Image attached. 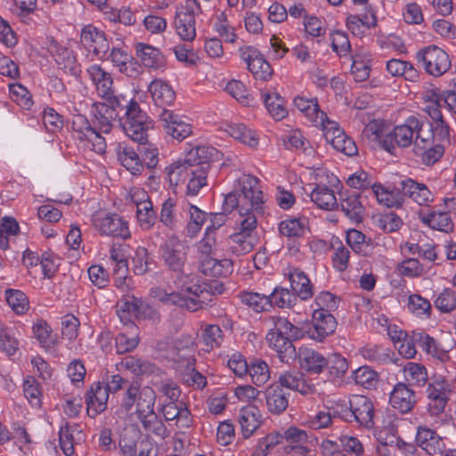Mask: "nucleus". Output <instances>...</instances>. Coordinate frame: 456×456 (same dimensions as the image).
<instances>
[{
	"label": "nucleus",
	"instance_id": "obj_1",
	"mask_svg": "<svg viewBox=\"0 0 456 456\" xmlns=\"http://www.w3.org/2000/svg\"><path fill=\"white\" fill-rule=\"evenodd\" d=\"M264 203L259 180L251 175H241L235 183V191L226 194L223 208L225 211L236 209L237 232L229 237V247L236 256L251 252L256 241L255 231Z\"/></svg>",
	"mask_w": 456,
	"mask_h": 456
},
{
	"label": "nucleus",
	"instance_id": "obj_2",
	"mask_svg": "<svg viewBox=\"0 0 456 456\" xmlns=\"http://www.w3.org/2000/svg\"><path fill=\"white\" fill-rule=\"evenodd\" d=\"M156 393L151 387L140 388L138 385L132 383L126 387L120 408L128 412L134 407L137 419L144 430L164 438L167 436V431L154 411Z\"/></svg>",
	"mask_w": 456,
	"mask_h": 456
},
{
	"label": "nucleus",
	"instance_id": "obj_3",
	"mask_svg": "<svg viewBox=\"0 0 456 456\" xmlns=\"http://www.w3.org/2000/svg\"><path fill=\"white\" fill-rule=\"evenodd\" d=\"M86 74L94 86L98 96L106 102H94L92 105V115L99 124V128L104 133H110L112 121L118 116L116 108L119 101L115 95L111 74L98 64H93L86 69Z\"/></svg>",
	"mask_w": 456,
	"mask_h": 456
},
{
	"label": "nucleus",
	"instance_id": "obj_4",
	"mask_svg": "<svg viewBox=\"0 0 456 456\" xmlns=\"http://www.w3.org/2000/svg\"><path fill=\"white\" fill-rule=\"evenodd\" d=\"M216 155L217 151L214 147L195 145L165 167L163 171L165 179L170 186L174 187L184 183L192 163L197 159H212Z\"/></svg>",
	"mask_w": 456,
	"mask_h": 456
},
{
	"label": "nucleus",
	"instance_id": "obj_5",
	"mask_svg": "<svg viewBox=\"0 0 456 456\" xmlns=\"http://www.w3.org/2000/svg\"><path fill=\"white\" fill-rule=\"evenodd\" d=\"M177 293L183 300L180 306L191 312L204 308L212 301V295L208 289V285L201 282L195 275L183 277Z\"/></svg>",
	"mask_w": 456,
	"mask_h": 456
},
{
	"label": "nucleus",
	"instance_id": "obj_6",
	"mask_svg": "<svg viewBox=\"0 0 456 456\" xmlns=\"http://www.w3.org/2000/svg\"><path fill=\"white\" fill-rule=\"evenodd\" d=\"M202 13L198 0H185L176 6L173 20L175 34L183 42H192L196 38L195 17Z\"/></svg>",
	"mask_w": 456,
	"mask_h": 456
},
{
	"label": "nucleus",
	"instance_id": "obj_7",
	"mask_svg": "<svg viewBox=\"0 0 456 456\" xmlns=\"http://www.w3.org/2000/svg\"><path fill=\"white\" fill-rule=\"evenodd\" d=\"M270 321L273 328L266 335L268 346L278 354L287 352L292 346L290 340L299 338V329L285 317L272 316Z\"/></svg>",
	"mask_w": 456,
	"mask_h": 456
},
{
	"label": "nucleus",
	"instance_id": "obj_8",
	"mask_svg": "<svg viewBox=\"0 0 456 456\" xmlns=\"http://www.w3.org/2000/svg\"><path fill=\"white\" fill-rule=\"evenodd\" d=\"M126 134L133 141L144 144L148 138V130L152 123L136 102L131 101L126 106V118L122 123Z\"/></svg>",
	"mask_w": 456,
	"mask_h": 456
},
{
	"label": "nucleus",
	"instance_id": "obj_9",
	"mask_svg": "<svg viewBox=\"0 0 456 456\" xmlns=\"http://www.w3.org/2000/svg\"><path fill=\"white\" fill-rule=\"evenodd\" d=\"M420 67L431 77H439L452 67L449 54L441 47L431 45L420 49L416 55Z\"/></svg>",
	"mask_w": 456,
	"mask_h": 456
},
{
	"label": "nucleus",
	"instance_id": "obj_10",
	"mask_svg": "<svg viewBox=\"0 0 456 456\" xmlns=\"http://www.w3.org/2000/svg\"><path fill=\"white\" fill-rule=\"evenodd\" d=\"M189 246L176 236H170L159 248L161 259L168 269L180 272L187 260Z\"/></svg>",
	"mask_w": 456,
	"mask_h": 456
},
{
	"label": "nucleus",
	"instance_id": "obj_11",
	"mask_svg": "<svg viewBox=\"0 0 456 456\" xmlns=\"http://www.w3.org/2000/svg\"><path fill=\"white\" fill-rule=\"evenodd\" d=\"M93 127L88 119L80 114L72 118L71 127L80 140H86L92 144V149L97 153H103L106 149L105 138L101 134H105L99 128V124L94 118Z\"/></svg>",
	"mask_w": 456,
	"mask_h": 456
},
{
	"label": "nucleus",
	"instance_id": "obj_12",
	"mask_svg": "<svg viewBox=\"0 0 456 456\" xmlns=\"http://www.w3.org/2000/svg\"><path fill=\"white\" fill-rule=\"evenodd\" d=\"M452 393L450 383L444 377H435L427 388L428 411L431 415L441 414Z\"/></svg>",
	"mask_w": 456,
	"mask_h": 456
},
{
	"label": "nucleus",
	"instance_id": "obj_13",
	"mask_svg": "<svg viewBox=\"0 0 456 456\" xmlns=\"http://www.w3.org/2000/svg\"><path fill=\"white\" fill-rule=\"evenodd\" d=\"M158 118L166 134L177 141H183L192 133L188 118L172 110H161Z\"/></svg>",
	"mask_w": 456,
	"mask_h": 456
},
{
	"label": "nucleus",
	"instance_id": "obj_14",
	"mask_svg": "<svg viewBox=\"0 0 456 456\" xmlns=\"http://www.w3.org/2000/svg\"><path fill=\"white\" fill-rule=\"evenodd\" d=\"M94 227L104 235L127 239L130 237L128 224L118 215L97 213L94 216Z\"/></svg>",
	"mask_w": 456,
	"mask_h": 456
},
{
	"label": "nucleus",
	"instance_id": "obj_15",
	"mask_svg": "<svg viewBox=\"0 0 456 456\" xmlns=\"http://www.w3.org/2000/svg\"><path fill=\"white\" fill-rule=\"evenodd\" d=\"M324 137L335 150L347 156L357 153V147L352 138L348 137L335 121L328 120L322 127Z\"/></svg>",
	"mask_w": 456,
	"mask_h": 456
},
{
	"label": "nucleus",
	"instance_id": "obj_16",
	"mask_svg": "<svg viewBox=\"0 0 456 456\" xmlns=\"http://www.w3.org/2000/svg\"><path fill=\"white\" fill-rule=\"evenodd\" d=\"M118 446L123 456H150L151 445L140 440L139 432L134 428H126L120 433Z\"/></svg>",
	"mask_w": 456,
	"mask_h": 456
},
{
	"label": "nucleus",
	"instance_id": "obj_17",
	"mask_svg": "<svg viewBox=\"0 0 456 456\" xmlns=\"http://www.w3.org/2000/svg\"><path fill=\"white\" fill-rule=\"evenodd\" d=\"M414 152L421 159L425 165H433L438 161L444 152V145L435 142L432 139L431 130L419 134L414 142Z\"/></svg>",
	"mask_w": 456,
	"mask_h": 456
},
{
	"label": "nucleus",
	"instance_id": "obj_18",
	"mask_svg": "<svg viewBox=\"0 0 456 456\" xmlns=\"http://www.w3.org/2000/svg\"><path fill=\"white\" fill-rule=\"evenodd\" d=\"M239 52L240 58L247 63L248 69L256 78L266 80L272 76L271 65L256 48L243 46L240 48Z\"/></svg>",
	"mask_w": 456,
	"mask_h": 456
},
{
	"label": "nucleus",
	"instance_id": "obj_19",
	"mask_svg": "<svg viewBox=\"0 0 456 456\" xmlns=\"http://www.w3.org/2000/svg\"><path fill=\"white\" fill-rule=\"evenodd\" d=\"M425 123L414 116L409 117L402 125L396 126L388 134L391 140L400 147H408L413 137L418 140L419 134L425 133Z\"/></svg>",
	"mask_w": 456,
	"mask_h": 456
},
{
	"label": "nucleus",
	"instance_id": "obj_20",
	"mask_svg": "<svg viewBox=\"0 0 456 456\" xmlns=\"http://www.w3.org/2000/svg\"><path fill=\"white\" fill-rule=\"evenodd\" d=\"M47 51L54 58L57 65L65 73L77 77L81 73L80 66L71 51L51 38L47 41Z\"/></svg>",
	"mask_w": 456,
	"mask_h": 456
},
{
	"label": "nucleus",
	"instance_id": "obj_21",
	"mask_svg": "<svg viewBox=\"0 0 456 456\" xmlns=\"http://www.w3.org/2000/svg\"><path fill=\"white\" fill-rule=\"evenodd\" d=\"M80 40L100 60L106 58L110 45L102 31L92 25L86 26L82 29Z\"/></svg>",
	"mask_w": 456,
	"mask_h": 456
},
{
	"label": "nucleus",
	"instance_id": "obj_22",
	"mask_svg": "<svg viewBox=\"0 0 456 456\" xmlns=\"http://www.w3.org/2000/svg\"><path fill=\"white\" fill-rule=\"evenodd\" d=\"M313 328L309 330L310 337L317 341H322L332 334L337 327L334 316L323 310H314L312 317Z\"/></svg>",
	"mask_w": 456,
	"mask_h": 456
},
{
	"label": "nucleus",
	"instance_id": "obj_23",
	"mask_svg": "<svg viewBox=\"0 0 456 456\" xmlns=\"http://www.w3.org/2000/svg\"><path fill=\"white\" fill-rule=\"evenodd\" d=\"M211 159H197L191 164L186 179L188 195L195 196L207 184V176Z\"/></svg>",
	"mask_w": 456,
	"mask_h": 456
},
{
	"label": "nucleus",
	"instance_id": "obj_24",
	"mask_svg": "<svg viewBox=\"0 0 456 456\" xmlns=\"http://www.w3.org/2000/svg\"><path fill=\"white\" fill-rule=\"evenodd\" d=\"M350 417L359 424L370 428L373 424V405L370 400L364 396L355 395L349 401Z\"/></svg>",
	"mask_w": 456,
	"mask_h": 456
},
{
	"label": "nucleus",
	"instance_id": "obj_25",
	"mask_svg": "<svg viewBox=\"0 0 456 456\" xmlns=\"http://www.w3.org/2000/svg\"><path fill=\"white\" fill-rule=\"evenodd\" d=\"M294 107L316 126L322 127L329 120L326 114L320 110L315 98L297 96L294 98Z\"/></svg>",
	"mask_w": 456,
	"mask_h": 456
},
{
	"label": "nucleus",
	"instance_id": "obj_26",
	"mask_svg": "<svg viewBox=\"0 0 456 456\" xmlns=\"http://www.w3.org/2000/svg\"><path fill=\"white\" fill-rule=\"evenodd\" d=\"M389 403L393 408L406 413L416 403L415 393L406 383L399 382L390 393Z\"/></svg>",
	"mask_w": 456,
	"mask_h": 456
},
{
	"label": "nucleus",
	"instance_id": "obj_27",
	"mask_svg": "<svg viewBox=\"0 0 456 456\" xmlns=\"http://www.w3.org/2000/svg\"><path fill=\"white\" fill-rule=\"evenodd\" d=\"M161 411L166 420H176L179 428H188L191 425V412L183 402H164Z\"/></svg>",
	"mask_w": 456,
	"mask_h": 456
},
{
	"label": "nucleus",
	"instance_id": "obj_28",
	"mask_svg": "<svg viewBox=\"0 0 456 456\" xmlns=\"http://www.w3.org/2000/svg\"><path fill=\"white\" fill-rule=\"evenodd\" d=\"M148 91L151 94V99L156 106L167 109V106L171 105L175 99V94L171 86L161 80L154 79L148 86Z\"/></svg>",
	"mask_w": 456,
	"mask_h": 456
},
{
	"label": "nucleus",
	"instance_id": "obj_29",
	"mask_svg": "<svg viewBox=\"0 0 456 456\" xmlns=\"http://www.w3.org/2000/svg\"><path fill=\"white\" fill-rule=\"evenodd\" d=\"M310 199L322 210L333 211L339 207L334 190L325 184H316L310 193Z\"/></svg>",
	"mask_w": 456,
	"mask_h": 456
},
{
	"label": "nucleus",
	"instance_id": "obj_30",
	"mask_svg": "<svg viewBox=\"0 0 456 456\" xmlns=\"http://www.w3.org/2000/svg\"><path fill=\"white\" fill-rule=\"evenodd\" d=\"M416 441L430 455L442 453L444 449L443 438L436 431L426 427L418 428Z\"/></svg>",
	"mask_w": 456,
	"mask_h": 456
},
{
	"label": "nucleus",
	"instance_id": "obj_31",
	"mask_svg": "<svg viewBox=\"0 0 456 456\" xmlns=\"http://www.w3.org/2000/svg\"><path fill=\"white\" fill-rule=\"evenodd\" d=\"M401 184L403 194L419 206H428L433 201V195L424 183L408 179L403 181Z\"/></svg>",
	"mask_w": 456,
	"mask_h": 456
},
{
	"label": "nucleus",
	"instance_id": "obj_32",
	"mask_svg": "<svg viewBox=\"0 0 456 456\" xmlns=\"http://www.w3.org/2000/svg\"><path fill=\"white\" fill-rule=\"evenodd\" d=\"M199 259L200 272L208 276H226L232 270V261L227 258L217 259L213 256H209Z\"/></svg>",
	"mask_w": 456,
	"mask_h": 456
},
{
	"label": "nucleus",
	"instance_id": "obj_33",
	"mask_svg": "<svg viewBox=\"0 0 456 456\" xmlns=\"http://www.w3.org/2000/svg\"><path fill=\"white\" fill-rule=\"evenodd\" d=\"M278 382L281 387L296 390L302 395L311 394L314 390V387L306 382L304 374L299 370H286L281 373Z\"/></svg>",
	"mask_w": 456,
	"mask_h": 456
},
{
	"label": "nucleus",
	"instance_id": "obj_34",
	"mask_svg": "<svg viewBox=\"0 0 456 456\" xmlns=\"http://www.w3.org/2000/svg\"><path fill=\"white\" fill-rule=\"evenodd\" d=\"M239 423L243 437H250L261 424L260 411L253 405L243 407L240 411Z\"/></svg>",
	"mask_w": 456,
	"mask_h": 456
},
{
	"label": "nucleus",
	"instance_id": "obj_35",
	"mask_svg": "<svg viewBox=\"0 0 456 456\" xmlns=\"http://www.w3.org/2000/svg\"><path fill=\"white\" fill-rule=\"evenodd\" d=\"M288 275L291 289L298 297L307 300L313 297V284L304 272L297 268H291Z\"/></svg>",
	"mask_w": 456,
	"mask_h": 456
},
{
	"label": "nucleus",
	"instance_id": "obj_36",
	"mask_svg": "<svg viewBox=\"0 0 456 456\" xmlns=\"http://www.w3.org/2000/svg\"><path fill=\"white\" fill-rule=\"evenodd\" d=\"M109 392L103 384L97 383L86 396V404L88 414L95 416L102 412L107 407Z\"/></svg>",
	"mask_w": 456,
	"mask_h": 456
},
{
	"label": "nucleus",
	"instance_id": "obj_37",
	"mask_svg": "<svg viewBox=\"0 0 456 456\" xmlns=\"http://www.w3.org/2000/svg\"><path fill=\"white\" fill-rule=\"evenodd\" d=\"M116 152L120 164L131 174L139 175L142 171V163L133 147L121 142L118 144Z\"/></svg>",
	"mask_w": 456,
	"mask_h": 456
},
{
	"label": "nucleus",
	"instance_id": "obj_38",
	"mask_svg": "<svg viewBox=\"0 0 456 456\" xmlns=\"http://www.w3.org/2000/svg\"><path fill=\"white\" fill-rule=\"evenodd\" d=\"M136 54L145 67L162 69L166 66L165 58L159 49L143 43L135 46Z\"/></svg>",
	"mask_w": 456,
	"mask_h": 456
},
{
	"label": "nucleus",
	"instance_id": "obj_39",
	"mask_svg": "<svg viewBox=\"0 0 456 456\" xmlns=\"http://www.w3.org/2000/svg\"><path fill=\"white\" fill-rule=\"evenodd\" d=\"M346 242L354 252L363 256L378 253L381 249L380 246L370 243V240H367L362 232L355 229L347 231Z\"/></svg>",
	"mask_w": 456,
	"mask_h": 456
},
{
	"label": "nucleus",
	"instance_id": "obj_40",
	"mask_svg": "<svg viewBox=\"0 0 456 456\" xmlns=\"http://www.w3.org/2000/svg\"><path fill=\"white\" fill-rule=\"evenodd\" d=\"M298 359L301 368L310 374L321 373L325 368V364H327V358L317 351L309 348L301 350Z\"/></svg>",
	"mask_w": 456,
	"mask_h": 456
},
{
	"label": "nucleus",
	"instance_id": "obj_41",
	"mask_svg": "<svg viewBox=\"0 0 456 456\" xmlns=\"http://www.w3.org/2000/svg\"><path fill=\"white\" fill-rule=\"evenodd\" d=\"M139 344L138 328L129 324L126 330L119 332L115 338V346L118 354H126L133 351Z\"/></svg>",
	"mask_w": 456,
	"mask_h": 456
},
{
	"label": "nucleus",
	"instance_id": "obj_42",
	"mask_svg": "<svg viewBox=\"0 0 456 456\" xmlns=\"http://www.w3.org/2000/svg\"><path fill=\"white\" fill-rule=\"evenodd\" d=\"M267 409L273 414H280L289 405L287 394L278 385L270 386L265 391Z\"/></svg>",
	"mask_w": 456,
	"mask_h": 456
},
{
	"label": "nucleus",
	"instance_id": "obj_43",
	"mask_svg": "<svg viewBox=\"0 0 456 456\" xmlns=\"http://www.w3.org/2000/svg\"><path fill=\"white\" fill-rule=\"evenodd\" d=\"M183 210L189 215V221L186 226L187 236L193 238L199 233L207 221L208 214L190 203L184 204Z\"/></svg>",
	"mask_w": 456,
	"mask_h": 456
},
{
	"label": "nucleus",
	"instance_id": "obj_44",
	"mask_svg": "<svg viewBox=\"0 0 456 456\" xmlns=\"http://www.w3.org/2000/svg\"><path fill=\"white\" fill-rule=\"evenodd\" d=\"M225 131L230 136L250 148H256L258 145L257 134L244 124H230Z\"/></svg>",
	"mask_w": 456,
	"mask_h": 456
},
{
	"label": "nucleus",
	"instance_id": "obj_45",
	"mask_svg": "<svg viewBox=\"0 0 456 456\" xmlns=\"http://www.w3.org/2000/svg\"><path fill=\"white\" fill-rule=\"evenodd\" d=\"M82 437L81 431L75 426L65 425L60 428L59 443L66 456L74 454L75 444Z\"/></svg>",
	"mask_w": 456,
	"mask_h": 456
},
{
	"label": "nucleus",
	"instance_id": "obj_46",
	"mask_svg": "<svg viewBox=\"0 0 456 456\" xmlns=\"http://www.w3.org/2000/svg\"><path fill=\"white\" fill-rule=\"evenodd\" d=\"M403 373L408 386L422 387L428 379L427 369L418 362H408L403 368Z\"/></svg>",
	"mask_w": 456,
	"mask_h": 456
},
{
	"label": "nucleus",
	"instance_id": "obj_47",
	"mask_svg": "<svg viewBox=\"0 0 456 456\" xmlns=\"http://www.w3.org/2000/svg\"><path fill=\"white\" fill-rule=\"evenodd\" d=\"M340 207L345 215L354 222L362 221L364 208L355 193L346 194L341 199Z\"/></svg>",
	"mask_w": 456,
	"mask_h": 456
},
{
	"label": "nucleus",
	"instance_id": "obj_48",
	"mask_svg": "<svg viewBox=\"0 0 456 456\" xmlns=\"http://www.w3.org/2000/svg\"><path fill=\"white\" fill-rule=\"evenodd\" d=\"M306 228V219L300 217L287 218L279 224L280 233L288 238H298L303 236Z\"/></svg>",
	"mask_w": 456,
	"mask_h": 456
},
{
	"label": "nucleus",
	"instance_id": "obj_49",
	"mask_svg": "<svg viewBox=\"0 0 456 456\" xmlns=\"http://www.w3.org/2000/svg\"><path fill=\"white\" fill-rule=\"evenodd\" d=\"M32 331L34 338L38 341L42 347L46 350H50L54 346L56 339L52 334L50 325L45 321L39 319L34 322Z\"/></svg>",
	"mask_w": 456,
	"mask_h": 456
},
{
	"label": "nucleus",
	"instance_id": "obj_50",
	"mask_svg": "<svg viewBox=\"0 0 456 456\" xmlns=\"http://www.w3.org/2000/svg\"><path fill=\"white\" fill-rule=\"evenodd\" d=\"M371 193L376 197L378 202L385 207L393 208L402 205V197L398 192L390 191L379 183H374Z\"/></svg>",
	"mask_w": 456,
	"mask_h": 456
},
{
	"label": "nucleus",
	"instance_id": "obj_51",
	"mask_svg": "<svg viewBox=\"0 0 456 456\" xmlns=\"http://www.w3.org/2000/svg\"><path fill=\"white\" fill-rule=\"evenodd\" d=\"M421 221L434 230L444 232L452 231V223L445 212H432L421 216Z\"/></svg>",
	"mask_w": 456,
	"mask_h": 456
},
{
	"label": "nucleus",
	"instance_id": "obj_52",
	"mask_svg": "<svg viewBox=\"0 0 456 456\" xmlns=\"http://www.w3.org/2000/svg\"><path fill=\"white\" fill-rule=\"evenodd\" d=\"M240 301L252 308L254 311L260 313L266 311L270 307V298L268 295L260 294L258 292L242 291L239 294Z\"/></svg>",
	"mask_w": 456,
	"mask_h": 456
},
{
	"label": "nucleus",
	"instance_id": "obj_53",
	"mask_svg": "<svg viewBox=\"0 0 456 456\" xmlns=\"http://www.w3.org/2000/svg\"><path fill=\"white\" fill-rule=\"evenodd\" d=\"M370 59L368 53H356L353 57L351 72L355 81H364L370 76Z\"/></svg>",
	"mask_w": 456,
	"mask_h": 456
},
{
	"label": "nucleus",
	"instance_id": "obj_54",
	"mask_svg": "<svg viewBox=\"0 0 456 456\" xmlns=\"http://www.w3.org/2000/svg\"><path fill=\"white\" fill-rule=\"evenodd\" d=\"M376 22V16L373 13L365 14L362 18L358 15H350L347 18L346 26L353 34L361 36L374 27Z\"/></svg>",
	"mask_w": 456,
	"mask_h": 456
},
{
	"label": "nucleus",
	"instance_id": "obj_55",
	"mask_svg": "<svg viewBox=\"0 0 456 456\" xmlns=\"http://www.w3.org/2000/svg\"><path fill=\"white\" fill-rule=\"evenodd\" d=\"M118 365L120 369H125L136 376L149 374L154 370L152 363L134 356L125 357Z\"/></svg>",
	"mask_w": 456,
	"mask_h": 456
},
{
	"label": "nucleus",
	"instance_id": "obj_56",
	"mask_svg": "<svg viewBox=\"0 0 456 456\" xmlns=\"http://www.w3.org/2000/svg\"><path fill=\"white\" fill-rule=\"evenodd\" d=\"M5 299L8 305L17 314H24L29 309L28 298L21 290L12 289H6Z\"/></svg>",
	"mask_w": 456,
	"mask_h": 456
},
{
	"label": "nucleus",
	"instance_id": "obj_57",
	"mask_svg": "<svg viewBox=\"0 0 456 456\" xmlns=\"http://www.w3.org/2000/svg\"><path fill=\"white\" fill-rule=\"evenodd\" d=\"M142 305V302L141 298L131 292L125 293L121 300L118 303L117 312L118 314L122 313L124 314L123 316L120 315L121 318H126V314L128 316H136L139 314Z\"/></svg>",
	"mask_w": 456,
	"mask_h": 456
},
{
	"label": "nucleus",
	"instance_id": "obj_58",
	"mask_svg": "<svg viewBox=\"0 0 456 456\" xmlns=\"http://www.w3.org/2000/svg\"><path fill=\"white\" fill-rule=\"evenodd\" d=\"M413 337L419 346L428 354L438 359H442L444 356V351L439 347L438 343L429 335L414 332Z\"/></svg>",
	"mask_w": 456,
	"mask_h": 456
},
{
	"label": "nucleus",
	"instance_id": "obj_59",
	"mask_svg": "<svg viewBox=\"0 0 456 456\" xmlns=\"http://www.w3.org/2000/svg\"><path fill=\"white\" fill-rule=\"evenodd\" d=\"M282 439L285 440L286 452L290 451L294 446L309 444V436L306 431L300 429L295 426L289 427L282 435Z\"/></svg>",
	"mask_w": 456,
	"mask_h": 456
},
{
	"label": "nucleus",
	"instance_id": "obj_60",
	"mask_svg": "<svg viewBox=\"0 0 456 456\" xmlns=\"http://www.w3.org/2000/svg\"><path fill=\"white\" fill-rule=\"evenodd\" d=\"M337 413L341 414L343 418L347 419V413L344 414L343 411L339 412L338 411L331 412L330 409H323L319 411L314 416H309L307 424L311 428L314 429L326 428L331 424L332 418Z\"/></svg>",
	"mask_w": 456,
	"mask_h": 456
},
{
	"label": "nucleus",
	"instance_id": "obj_61",
	"mask_svg": "<svg viewBox=\"0 0 456 456\" xmlns=\"http://www.w3.org/2000/svg\"><path fill=\"white\" fill-rule=\"evenodd\" d=\"M399 274L410 278L420 277L427 273L425 266L417 258L409 257L397 265Z\"/></svg>",
	"mask_w": 456,
	"mask_h": 456
},
{
	"label": "nucleus",
	"instance_id": "obj_62",
	"mask_svg": "<svg viewBox=\"0 0 456 456\" xmlns=\"http://www.w3.org/2000/svg\"><path fill=\"white\" fill-rule=\"evenodd\" d=\"M248 372L249 373L253 383L256 386L265 384L270 379L268 365L262 360L252 361L248 366Z\"/></svg>",
	"mask_w": 456,
	"mask_h": 456
},
{
	"label": "nucleus",
	"instance_id": "obj_63",
	"mask_svg": "<svg viewBox=\"0 0 456 456\" xmlns=\"http://www.w3.org/2000/svg\"><path fill=\"white\" fill-rule=\"evenodd\" d=\"M216 235L213 229H207L204 237L197 243L199 258L214 256L216 253Z\"/></svg>",
	"mask_w": 456,
	"mask_h": 456
},
{
	"label": "nucleus",
	"instance_id": "obj_64",
	"mask_svg": "<svg viewBox=\"0 0 456 456\" xmlns=\"http://www.w3.org/2000/svg\"><path fill=\"white\" fill-rule=\"evenodd\" d=\"M268 297L271 299L270 307L273 305L280 308L291 307L296 299L295 294L284 288H275Z\"/></svg>",
	"mask_w": 456,
	"mask_h": 456
}]
</instances>
